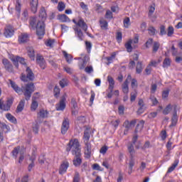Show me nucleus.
I'll return each instance as SVG.
<instances>
[{
    "label": "nucleus",
    "mask_w": 182,
    "mask_h": 182,
    "mask_svg": "<svg viewBox=\"0 0 182 182\" xmlns=\"http://www.w3.org/2000/svg\"><path fill=\"white\" fill-rule=\"evenodd\" d=\"M60 93V90L57 87H55L54 88V96L55 97L58 98L59 97V94Z\"/></svg>",
    "instance_id": "61"
},
{
    "label": "nucleus",
    "mask_w": 182,
    "mask_h": 182,
    "mask_svg": "<svg viewBox=\"0 0 182 182\" xmlns=\"http://www.w3.org/2000/svg\"><path fill=\"white\" fill-rule=\"evenodd\" d=\"M150 100H151V102H152V105L154 106H156L159 103L157 98H156V97H154V96H151Z\"/></svg>",
    "instance_id": "59"
},
{
    "label": "nucleus",
    "mask_w": 182,
    "mask_h": 182,
    "mask_svg": "<svg viewBox=\"0 0 182 182\" xmlns=\"http://www.w3.org/2000/svg\"><path fill=\"white\" fill-rule=\"evenodd\" d=\"M123 38V34L122 32H117L116 36V39L118 43H120L122 42V39Z\"/></svg>",
    "instance_id": "47"
},
{
    "label": "nucleus",
    "mask_w": 182,
    "mask_h": 182,
    "mask_svg": "<svg viewBox=\"0 0 182 182\" xmlns=\"http://www.w3.org/2000/svg\"><path fill=\"white\" fill-rule=\"evenodd\" d=\"M173 109V117L171 118V126H176L178 122V116H177V105H172Z\"/></svg>",
    "instance_id": "10"
},
{
    "label": "nucleus",
    "mask_w": 182,
    "mask_h": 182,
    "mask_svg": "<svg viewBox=\"0 0 182 182\" xmlns=\"http://www.w3.org/2000/svg\"><path fill=\"white\" fill-rule=\"evenodd\" d=\"M68 130H69V119H65L63 121V124L61 126V134H66Z\"/></svg>",
    "instance_id": "15"
},
{
    "label": "nucleus",
    "mask_w": 182,
    "mask_h": 182,
    "mask_svg": "<svg viewBox=\"0 0 182 182\" xmlns=\"http://www.w3.org/2000/svg\"><path fill=\"white\" fill-rule=\"evenodd\" d=\"M21 147L20 146H17L16 148L14 149V150L12 151V155L15 157V159H16L18 153H19V150H20Z\"/></svg>",
    "instance_id": "45"
},
{
    "label": "nucleus",
    "mask_w": 182,
    "mask_h": 182,
    "mask_svg": "<svg viewBox=\"0 0 182 182\" xmlns=\"http://www.w3.org/2000/svg\"><path fill=\"white\" fill-rule=\"evenodd\" d=\"M173 107H171V104H168L166 108L163 110V114L166 115L168 114V113H170V112H171V108Z\"/></svg>",
    "instance_id": "40"
},
{
    "label": "nucleus",
    "mask_w": 182,
    "mask_h": 182,
    "mask_svg": "<svg viewBox=\"0 0 182 182\" xmlns=\"http://www.w3.org/2000/svg\"><path fill=\"white\" fill-rule=\"evenodd\" d=\"M23 107H25V100H21L17 106L16 112L18 113L22 112L23 110Z\"/></svg>",
    "instance_id": "24"
},
{
    "label": "nucleus",
    "mask_w": 182,
    "mask_h": 182,
    "mask_svg": "<svg viewBox=\"0 0 182 182\" xmlns=\"http://www.w3.org/2000/svg\"><path fill=\"white\" fill-rule=\"evenodd\" d=\"M29 41V35L28 33H22L18 36L19 43H26Z\"/></svg>",
    "instance_id": "17"
},
{
    "label": "nucleus",
    "mask_w": 182,
    "mask_h": 182,
    "mask_svg": "<svg viewBox=\"0 0 182 182\" xmlns=\"http://www.w3.org/2000/svg\"><path fill=\"white\" fill-rule=\"evenodd\" d=\"M33 132L35 134H38V133H39V124L38 123L33 125Z\"/></svg>",
    "instance_id": "50"
},
{
    "label": "nucleus",
    "mask_w": 182,
    "mask_h": 182,
    "mask_svg": "<svg viewBox=\"0 0 182 182\" xmlns=\"http://www.w3.org/2000/svg\"><path fill=\"white\" fill-rule=\"evenodd\" d=\"M166 35L169 38H171V36H173V35H174V27H173V26H169L168 27Z\"/></svg>",
    "instance_id": "27"
},
{
    "label": "nucleus",
    "mask_w": 182,
    "mask_h": 182,
    "mask_svg": "<svg viewBox=\"0 0 182 182\" xmlns=\"http://www.w3.org/2000/svg\"><path fill=\"white\" fill-rule=\"evenodd\" d=\"M136 97H137V92L136 91H134L131 93L130 101L134 102V100H136Z\"/></svg>",
    "instance_id": "57"
},
{
    "label": "nucleus",
    "mask_w": 182,
    "mask_h": 182,
    "mask_svg": "<svg viewBox=\"0 0 182 182\" xmlns=\"http://www.w3.org/2000/svg\"><path fill=\"white\" fill-rule=\"evenodd\" d=\"M85 146L84 147V154L85 156V159H90L92 157V144L90 142L85 143Z\"/></svg>",
    "instance_id": "9"
},
{
    "label": "nucleus",
    "mask_w": 182,
    "mask_h": 182,
    "mask_svg": "<svg viewBox=\"0 0 182 182\" xmlns=\"http://www.w3.org/2000/svg\"><path fill=\"white\" fill-rule=\"evenodd\" d=\"M2 63L7 72H9V73H13L14 72V65H12V63H11V61L6 58H4L2 60Z\"/></svg>",
    "instance_id": "8"
},
{
    "label": "nucleus",
    "mask_w": 182,
    "mask_h": 182,
    "mask_svg": "<svg viewBox=\"0 0 182 182\" xmlns=\"http://www.w3.org/2000/svg\"><path fill=\"white\" fill-rule=\"evenodd\" d=\"M122 92L126 95L129 93V82H127V80H125L124 84L122 85Z\"/></svg>",
    "instance_id": "26"
},
{
    "label": "nucleus",
    "mask_w": 182,
    "mask_h": 182,
    "mask_svg": "<svg viewBox=\"0 0 182 182\" xmlns=\"http://www.w3.org/2000/svg\"><path fill=\"white\" fill-rule=\"evenodd\" d=\"M21 6H22V4H21V0H16L15 10L16 11V12H18V14H17L18 18H19L21 16Z\"/></svg>",
    "instance_id": "18"
},
{
    "label": "nucleus",
    "mask_w": 182,
    "mask_h": 182,
    "mask_svg": "<svg viewBox=\"0 0 182 182\" xmlns=\"http://www.w3.org/2000/svg\"><path fill=\"white\" fill-rule=\"evenodd\" d=\"M6 118L8 121L11 122V123H14V124H16L17 121L16 118L14 117V115H11V113H8L6 114Z\"/></svg>",
    "instance_id": "23"
},
{
    "label": "nucleus",
    "mask_w": 182,
    "mask_h": 182,
    "mask_svg": "<svg viewBox=\"0 0 182 182\" xmlns=\"http://www.w3.org/2000/svg\"><path fill=\"white\" fill-rule=\"evenodd\" d=\"M124 26L129 28L130 26V18L127 17L124 19Z\"/></svg>",
    "instance_id": "52"
},
{
    "label": "nucleus",
    "mask_w": 182,
    "mask_h": 182,
    "mask_svg": "<svg viewBox=\"0 0 182 182\" xmlns=\"http://www.w3.org/2000/svg\"><path fill=\"white\" fill-rule=\"evenodd\" d=\"M73 182H80V174L79 172L77 171L75 173Z\"/></svg>",
    "instance_id": "43"
},
{
    "label": "nucleus",
    "mask_w": 182,
    "mask_h": 182,
    "mask_svg": "<svg viewBox=\"0 0 182 182\" xmlns=\"http://www.w3.org/2000/svg\"><path fill=\"white\" fill-rule=\"evenodd\" d=\"M39 16L40 18H42V19H45L46 18V10L41 9L40 11Z\"/></svg>",
    "instance_id": "49"
},
{
    "label": "nucleus",
    "mask_w": 182,
    "mask_h": 182,
    "mask_svg": "<svg viewBox=\"0 0 182 182\" xmlns=\"http://www.w3.org/2000/svg\"><path fill=\"white\" fill-rule=\"evenodd\" d=\"M60 86L63 88L65 87V86H68V82L66 80L63 79L62 80L60 81Z\"/></svg>",
    "instance_id": "62"
},
{
    "label": "nucleus",
    "mask_w": 182,
    "mask_h": 182,
    "mask_svg": "<svg viewBox=\"0 0 182 182\" xmlns=\"http://www.w3.org/2000/svg\"><path fill=\"white\" fill-rule=\"evenodd\" d=\"M92 169L97 170L98 171H103V168H101L100 166L97 164H94L92 165Z\"/></svg>",
    "instance_id": "53"
},
{
    "label": "nucleus",
    "mask_w": 182,
    "mask_h": 182,
    "mask_svg": "<svg viewBox=\"0 0 182 182\" xmlns=\"http://www.w3.org/2000/svg\"><path fill=\"white\" fill-rule=\"evenodd\" d=\"M14 28L11 26H6L4 32V36L6 38H12L14 36Z\"/></svg>",
    "instance_id": "13"
},
{
    "label": "nucleus",
    "mask_w": 182,
    "mask_h": 182,
    "mask_svg": "<svg viewBox=\"0 0 182 182\" xmlns=\"http://www.w3.org/2000/svg\"><path fill=\"white\" fill-rule=\"evenodd\" d=\"M134 164H135L134 159V157H131L129 160V171H128L129 174H132L133 171V167H134Z\"/></svg>",
    "instance_id": "22"
},
{
    "label": "nucleus",
    "mask_w": 182,
    "mask_h": 182,
    "mask_svg": "<svg viewBox=\"0 0 182 182\" xmlns=\"http://www.w3.org/2000/svg\"><path fill=\"white\" fill-rule=\"evenodd\" d=\"M38 116L42 119H45V117H48V112L45 111V109H41L38 113Z\"/></svg>",
    "instance_id": "42"
},
{
    "label": "nucleus",
    "mask_w": 182,
    "mask_h": 182,
    "mask_svg": "<svg viewBox=\"0 0 182 182\" xmlns=\"http://www.w3.org/2000/svg\"><path fill=\"white\" fill-rule=\"evenodd\" d=\"M85 46L88 53L90 52V50H92V43H90V41H86Z\"/></svg>",
    "instance_id": "58"
},
{
    "label": "nucleus",
    "mask_w": 182,
    "mask_h": 182,
    "mask_svg": "<svg viewBox=\"0 0 182 182\" xmlns=\"http://www.w3.org/2000/svg\"><path fill=\"white\" fill-rule=\"evenodd\" d=\"M136 73L140 74L141 72H143V65L141 63L138 62L136 63Z\"/></svg>",
    "instance_id": "37"
},
{
    "label": "nucleus",
    "mask_w": 182,
    "mask_h": 182,
    "mask_svg": "<svg viewBox=\"0 0 182 182\" xmlns=\"http://www.w3.org/2000/svg\"><path fill=\"white\" fill-rule=\"evenodd\" d=\"M0 128H1L2 130H6L5 133H8V132L11 130L9 126L6 125L5 122H0Z\"/></svg>",
    "instance_id": "32"
},
{
    "label": "nucleus",
    "mask_w": 182,
    "mask_h": 182,
    "mask_svg": "<svg viewBox=\"0 0 182 182\" xmlns=\"http://www.w3.org/2000/svg\"><path fill=\"white\" fill-rule=\"evenodd\" d=\"M36 18L35 17H33L30 18V26L32 28V29H36Z\"/></svg>",
    "instance_id": "34"
},
{
    "label": "nucleus",
    "mask_w": 182,
    "mask_h": 182,
    "mask_svg": "<svg viewBox=\"0 0 182 182\" xmlns=\"http://www.w3.org/2000/svg\"><path fill=\"white\" fill-rule=\"evenodd\" d=\"M21 80L23 82H28V80H30L31 82L35 80V74H33V72L29 67L26 68V75L23 74L21 75Z\"/></svg>",
    "instance_id": "4"
},
{
    "label": "nucleus",
    "mask_w": 182,
    "mask_h": 182,
    "mask_svg": "<svg viewBox=\"0 0 182 182\" xmlns=\"http://www.w3.org/2000/svg\"><path fill=\"white\" fill-rule=\"evenodd\" d=\"M107 80L109 82V92L107 94V97L109 99H112L113 96V89H114V80L112 76H108Z\"/></svg>",
    "instance_id": "7"
},
{
    "label": "nucleus",
    "mask_w": 182,
    "mask_h": 182,
    "mask_svg": "<svg viewBox=\"0 0 182 182\" xmlns=\"http://www.w3.org/2000/svg\"><path fill=\"white\" fill-rule=\"evenodd\" d=\"M28 55L31 60H35V50H33V48L28 49Z\"/></svg>",
    "instance_id": "36"
},
{
    "label": "nucleus",
    "mask_w": 182,
    "mask_h": 182,
    "mask_svg": "<svg viewBox=\"0 0 182 182\" xmlns=\"http://www.w3.org/2000/svg\"><path fill=\"white\" fill-rule=\"evenodd\" d=\"M29 18V14L28 13V9H24L22 13V21H28V18Z\"/></svg>",
    "instance_id": "38"
},
{
    "label": "nucleus",
    "mask_w": 182,
    "mask_h": 182,
    "mask_svg": "<svg viewBox=\"0 0 182 182\" xmlns=\"http://www.w3.org/2000/svg\"><path fill=\"white\" fill-rule=\"evenodd\" d=\"M77 120L79 122V123H86V117L80 116L77 118Z\"/></svg>",
    "instance_id": "55"
},
{
    "label": "nucleus",
    "mask_w": 182,
    "mask_h": 182,
    "mask_svg": "<svg viewBox=\"0 0 182 182\" xmlns=\"http://www.w3.org/2000/svg\"><path fill=\"white\" fill-rule=\"evenodd\" d=\"M73 22L77 26L74 28L75 35H77L80 41H83V32H82V31L87 32V24H86V22H85V20L82 18H80L77 21L75 19H73Z\"/></svg>",
    "instance_id": "3"
},
{
    "label": "nucleus",
    "mask_w": 182,
    "mask_h": 182,
    "mask_svg": "<svg viewBox=\"0 0 182 182\" xmlns=\"http://www.w3.org/2000/svg\"><path fill=\"white\" fill-rule=\"evenodd\" d=\"M101 28L102 29H107L108 23L106 21H100Z\"/></svg>",
    "instance_id": "48"
},
{
    "label": "nucleus",
    "mask_w": 182,
    "mask_h": 182,
    "mask_svg": "<svg viewBox=\"0 0 182 182\" xmlns=\"http://www.w3.org/2000/svg\"><path fill=\"white\" fill-rule=\"evenodd\" d=\"M84 143L86 144V143H90L89 142V140L90 139V134H89V132H87V130H85L84 132Z\"/></svg>",
    "instance_id": "33"
},
{
    "label": "nucleus",
    "mask_w": 182,
    "mask_h": 182,
    "mask_svg": "<svg viewBox=\"0 0 182 182\" xmlns=\"http://www.w3.org/2000/svg\"><path fill=\"white\" fill-rule=\"evenodd\" d=\"M65 102H66V97L63 95L60 100V103L55 105L56 110H65V108L66 107V103Z\"/></svg>",
    "instance_id": "12"
},
{
    "label": "nucleus",
    "mask_w": 182,
    "mask_h": 182,
    "mask_svg": "<svg viewBox=\"0 0 182 182\" xmlns=\"http://www.w3.org/2000/svg\"><path fill=\"white\" fill-rule=\"evenodd\" d=\"M133 43V40H129L126 44L125 48L127 50V52H132L133 50V47L132 46V44Z\"/></svg>",
    "instance_id": "30"
},
{
    "label": "nucleus",
    "mask_w": 182,
    "mask_h": 182,
    "mask_svg": "<svg viewBox=\"0 0 182 182\" xmlns=\"http://www.w3.org/2000/svg\"><path fill=\"white\" fill-rule=\"evenodd\" d=\"M178 166V161H175L171 167L168 168L167 173H171L174 171L176 167Z\"/></svg>",
    "instance_id": "35"
},
{
    "label": "nucleus",
    "mask_w": 182,
    "mask_h": 182,
    "mask_svg": "<svg viewBox=\"0 0 182 182\" xmlns=\"http://www.w3.org/2000/svg\"><path fill=\"white\" fill-rule=\"evenodd\" d=\"M119 114H124V106L120 105L118 107Z\"/></svg>",
    "instance_id": "63"
},
{
    "label": "nucleus",
    "mask_w": 182,
    "mask_h": 182,
    "mask_svg": "<svg viewBox=\"0 0 182 182\" xmlns=\"http://www.w3.org/2000/svg\"><path fill=\"white\" fill-rule=\"evenodd\" d=\"M58 20L60 21V22H70V19L66 14H60L58 15Z\"/></svg>",
    "instance_id": "21"
},
{
    "label": "nucleus",
    "mask_w": 182,
    "mask_h": 182,
    "mask_svg": "<svg viewBox=\"0 0 182 182\" xmlns=\"http://www.w3.org/2000/svg\"><path fill=\"white\" fill-rule=\"evenodd\" d=\"M169 66H171V59L166 58L163 62V68H168Z\"/></svg>",
    "instance_id": "28"
},
{
    "label": "nucleus",
    "mask_w": 182,
    "mask_h": 182,
    "mask_svg": "<svg viewBox=\"0 0 182 182\" xmlns=\"http://www.w3.org/2000/svg\"><path fill=\"white\" fill-rule=\"evenodd\" d=\"M16 58L17 59L18 63H21V65H26V63L25 62V58L19 56H16Z\"/></svg>",
    "instance_id": "60"
},
{
    "label": "nucleus",
    "mask_w": 182,
    "mask_h": 182,
    "mask_svg": "<svg viewBox=\"0 0 182 182\" xmlns=\"http://www.w3.org/2000/svg\"><path fill=\"white\" fill-rule=\"evenodd\" d=\"M36 35H38V39H42L43 35H45V23L43 21H38L36 27Z\"/></svg>",
    "instance_id": "6"
},
{
    "label": "nucleus",
    "mask_w": 182,
    "mask_h": 182,
    "mask_svg": "<svg viewBox=\"0 0 182 182\" xmlns=\"http://www.w3.org/2000/svg\"><path fill=\"white\" fill-rule=\"evenodd\" d=\"M80 147L79 140L75 139L70 141L66 149V151L72 150L73 156H75V159L73 160V164L75 167H79L82 164V159H80L82 153Z\"/></svg>",
    "instance_id": "1"
},
{
    "label": "nucleus",
    "mask_w": 182,
    "mask_h": 182,
    "mask_svg": "<svg viewBox=\"0 0 182 182\" xmlns=\"http://www.w3.org/2000/svg\"><path fill=\"white\" fill-rule=\"evenodd\" d=\"M14 66L18 69L19 68V61H18V59L16 57H14L11 59Z\"/></svg>",
    "instance_id": "54"
},
{
    "label": "nucleus",
    "mask_w": 182,
    "mask_h": 182,
    "mask_svg": "<svg viewBox=\"0 0 182 182\" xmlns=\"http://www.w3.org/2000/svg\"><path fill=\"white\" fill-rule=\"evenodd\" d=\"M63 55L64 56V58L66 60V62L68 63H71L72 60L73 59V56H72V55L68 53L66 51H63Z\"/></svg>",
    "instance_id": "20"
},
{
    "label": "nucleus",
    "mask_w": 182,
    "mask_h": 182,
    "mask_svg": "<svg viewBox=\"0 0 182 182\" xmlns=\"http://www.w3.org/2000/svg\"><path fill=\"white\" fill-rule=\"evenodd\" d=\"M127 149H128V151L130 154V156L134 157L136 151H134V146L133 145V144H130L129 145H128Z\"/></svg>",
    "instance_id": "25"
},
{
    "label": "nucleus",
    "mask_w": 182,
    "mask_h": 182,
    "mask_svg": "<svg viewBox=\"0 0 182 182\" xmlns=\"http://www.w3.org/2000/svg\"><path fill=\"white\" fill-rule=\"evenodd\" d=\"M14 104V97H10L7 100L6 103L4 104L2 100H0V110L8 112L11 110V106Z\"/></svg>",
    "instance_id": "5"
},
{
    "label": "nucleus",
    "mask_w": 182,
    "mask_h": 182,
    "mask_svg": "<svg viewBox=\"0 0 182 182\" xmlns=\"http://www.w3.org/2000/svg\"><path fill=\"white\" fill-rule=\"evenodd\" d=\"M149 32V35H151V36H154V35H156V32H157V30H156V28L153 26H150L148 29Z\"/></svg>",
    "instance_id": "44"
},
{
    "label": "nucleus",
    "mask_w": 182,
    "mask_h": 182,
    "mask_svg": "<svg viewBox=\"0 0 182 182\" xmlns=\"http://www.w3.org/2000/svg\"><path fill=\"white\" fill-rule=\"evenodd\" d=\"M39 4V0H30L29 5H30V11L33 14H36L38 12V4Z\"/></svg>",
    "instance_id": "11"
},
{
    "label": "nucleus",
    "mask_w": 182,
    "mask_h": 182,
    "mask_svg": "<svg viewBox=\"0 0 182 182\" xmlns=\"http://www.w3.org/2000/svg\"><path fill=\"white\" fill-rule=\"evenodd\" d=\"M160 49V43L155 41L154 42V45L152 47V50L154 53H156V52Z\"/></svg>",
    "instance_id": "31"
},
{
    "label": "nucleus",
    "mask_w": 182,
    "mask_h": 182,
    "mask_svg": "<svg viewBox=\"0 0 182 182\" xmlns=\"http://www.w3.org/2000/svg\"><path fill=\"white\" fill-rule=\"evenodd\" d=\"M9 82L12 89H14L16 93H21V92H23L26 100H29L32 96V93L35 92V85L33 82L26 84V87H23V89H21V87H19V86H18V85H16V83L12 80H9Z\"/></svg>",
    "instance_id": "2"
},
{
    "label": "nucleus",
    "mask_w": 182,
    "mask_h": 182,
    "mask_svg": "<svg viewBox=\"0 0 182 182\" xmlns=\"http://www.w3.org/2000/svg\"><path fill=\"white\" fill-rule=\"evenodd\" d=\"M38 106H39V105L38 104V102L33 100V102H32L31 106V109L32 112H35V110H36V109H38Z\"/></svg>",
    "instance_id": "41"
},
{
    "label": "nucleus",
    "mask_w": 182,
    "mask_h": 182,
    "mask_svg": "<svg viewBox=\"0 0 182 182\" xmlns=\"http://www.w3.org/2000/svg\"><path fill=\"white\" fill-rule=\"evenodd\" d=\"M69 168V162L63 161L59 168V174H65Z\"/></svg>",
    "instance_id": "16"
},
{
    "label": "nucleus",
    "mask_w": 182,
    "mask_h": 182,
    "mask_svg": "<svg viewBox=\"0 0 182 182\" xmlns=\"http://www.w3.org/2000/svg\"><path fill=\"white\" fill-rule=\"evenodd\" d=\"M164 35H167V31H166V26L161 25L160 26L159 36H164Z\"/></svg>",
    "instance_id": "39"
},
{
    "label": "nucleus",
    "mask_w": 182,
    "mask_h": 182,
    "mask_svg": "<svg viewBox=\"0 0 182 182\" xmlns=\"http://www.w3.org/2000/svg\"><path fill=\"white\" fill-rule=\"evenodd\" d=\"M123 126L124 127H125V129L124 131V134H127V132H129V130H130V129H133V127H132L130 122H129V120H126L124 122Z\"/></svg>",
    "instance_id": "19"
},
{
    "label": "nucleus",
    "mask_w": 182,
    "mask_h": 182,
    "mask_svg": "<svg viewBox=\"0 0 182 182\" xmlns=\"http://www.w3.org/2000/svg\"><path fill=\"white\" fill-rule=\"evenodd\" d=\"M36 63L40 66L41 69H46V61L43 56L42 55H37L36 57Z\"/></svg>",
    "instance_id": "14"
},
{
    "label": "nucleus",
    "mask_w": 182,
    "mask_h": 182,
    "mask_svg": "<svg viewBox=\"0 0 182 182\" xmlns=\"http://www.w3.org/2000/svg\"><path fill=\"white\" fill-rule=\"evenodd\" d=\"M65 8V3L63 2H59L58 6V9L59 12H62V11H64Z\"/></svg>",
    "instance_id": "46"
},
{
    "label": "nucleus",
    "mask_w": 182,
    "mask_h": 182,
    "mask_svg": "<svg viewBox=\"0 0 182 182\" xmlns=\"http://www.w3.org/2000/svg\"><path fill=\"white\" fill-rule=\"evenodd\" d=\"M85 70L86 73H92V72H93V67L92 66L86 67Z\"/></svg>",
    "instance_id": "64"
},
{
    "label": "nucleus",
    "mask_w": 182,
    "mask_h": 182,
    "mask_svg": "<svg viewBox=\"0 0 182 182\" xmlns=\"http://www.w3.org/2000/svg\"><path fill=\"white\" fill-rule=\"evenodd\" d=\"M107 19H112L113 18V13L110 10H107L105 14Z\"/></svg>",
    "instance_id": "51"
},
{
    "label": "nucleus",
    "mask_w": 182,
    "mask_h": 182,
    "mask_svg": "<svg viewBox=\"0 0 182 182\" xmlns=\"http://www.w3.org/2000/svg\"><path fill=\"white\" fill-rule=\"evenodd\" d=\"M107 150H109V147H107V146H104L100 149V153H101V154H106Z\"/></svg>",
    "instance_id": "56"
},
{
    "label": "nucleus",
    "mask_w": 182,
    "mask_h": 182,
    "mask_svg": "<svg viewBox=\"0 0 182 182\" xmlns=\"http://www.w3.org/2000/svg\"><path fill=\"white\" fill-rule=\"evenodd\" d=\"M154 42V40H153V38H149L146 41V42L144 44L145 49H149L150 48V46H151V45H153Z\"/></svg>",
    "instance_id": "29"
}]
</instances>
